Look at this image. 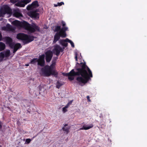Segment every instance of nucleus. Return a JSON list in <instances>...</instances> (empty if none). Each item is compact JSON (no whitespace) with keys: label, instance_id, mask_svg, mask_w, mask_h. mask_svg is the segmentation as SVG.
I'll return each mask as SVG.
<instances>
[{"label":"nucleus","instance_id":"nucleus-5","mask_svg":"<svg viewBox=\"0 0 147 147\" xmlns=\"http://www.w3.org/2000/svg\"><path fill=\"white\" fill-rule=\"evenodd\" d=\"M68 28L67 27L62 28L61 30L59 32L56 33L54 36V40L53 43H55L60 38V37H65L66 36V34L65 32L67 30Z\"/></svg>","mask_w":147,"mask_h":147},{"label":"nucleus","instance_id":"nucleus-1","mask_svg":"<svg viewBox=\"0 0 147 147\" xmlns=\"http://www.w3.org/2000/svg\"><path fill=\"white\" fill-rule=\"evenodd\" d=\"M80 67L77 68L75 71L72 69L69 73H66L65 76L68 77V79L72 80L75 76H76V80L79 85L82 86L86 83L92 77V72L86 65L85 63H81Z\"/></svg>","mask_w":147,"mask_h":147},{"label":"nucleus","instance_id":"nucleus-22","mask_svg":"<svg viewBox=\"0 0 147 147\" xmlns=\"http://www.w3.org/2000/svg\"><path fill=\"white\" fill-rule=\"evenodd\" d=\"M67 40H68V42L70 43L71 44V47H74V44L73 43V42L71 40H69L68 38H67Z\"/></svg>","mask_w":147,"mask_h":147},{"label":"nucleus","instance_id":"nucleus-13","mask_svg":"<svg viewBox=\"0 0 147 147\" xmlns=\"http://www.w3.org/2000/svg\"><path fill=\"white\" fill-rule=\"evenodd\" d=\"M46 55V60L47 62H49L51 60L53 57L52 52L50 50L47 51L45 53Z\"/></svg>","mask_w":147,"mask_h":147},{"label":"nucleus","instance_id":"nucleus-36","mask_svg":"<svg viewBox=\"0 0 147 147\" xmlns=\"http://www.w3.org/2000/svg\"><path fill=\"white\" fill-rule=\"evenodd\" d=\"M0 147H2L0 145Z\"/></svg>","mask_w":147,"mask_h":147},{"label":"nucleus","instance_id":"nucleus-9","mask_svg":"<svg viewBox=\"0 0 147 147\" xmlns=\"http://www.w3.org/2000/svg\"><path fill=\"white\" fill-rule=\"evenodd\" d=\"M64 48L65 47H63L62 48L59 45H57L54 46V48L53 50V51L57 56H58L61 51L62 52L63 51Z\"/></svg>","mask_w":147,"mask_h":147},{"label":"nucleus","instance_id":"nucleus-12","mask_svg":"<svg viewBox=\"0 0 147 147\" xmlns=\"http://www.w3.org/2000/svg\"><path fill=\"white\" fill-rule=\"evenodd\" d=\"M30 1V0H22L18 1L16 3L15 5L18 6L23 7L26 4L28 3Z\"/></svg>","mask_w":147,"mask_h":147},{"label":"nucleus","instance_id":"nucleus-18","mask_svg":"<svg viewBox=\"0 0 147 147\" xmlns=\"http://www.w3.org/2000/svg\"><path fill=\"white\" fill-rule=\"evenodd\" d=\"M92 124H90V125H84L82 127L80 128V130H88L92 128L93 127Z\"/></svg>","mask_w":147,"mask_h":147},{"label":"nucleus","instance_id":"nucleus-16","mask_svg":"<svg viewBox=\"0 0 147 147\" xmlns=\"http://www.w3.org/2000/svg\"><path fill=\"white\" fill-rule=\"evenodd\" d=\"M13 16L16 18H20L23 16L22 14L21 13L20 10L18 9L14 10L13 13Z\"/></svg>","mask_w":147,"mask_h":147},{"label":"nucleus","instance_id":"nucleus-19","mask_svg":"<svg viewBox=\"0 0 147 147\" xmlns=\"http://www.w3.org/2000/svg\"><path fill=\"white\" fill-rule=\"evenodd\" d=\"M5 45L4 43L0 42V51L3 50L5 48Z\"/></svg>","mask_w":147,"mask_h":147},{"label":"nucleus","instance_id":"nucleus-14","mask_svg":"<svg viewBox=\"0 0 147 147\" xmlns=\"http://www.w3.org/2000/svg\"><path fill=\"white\" fill-rule=\"evenodd\" d=\"M2 29L4 30H7L13 32L14 31L15 28L9 24H7L6 27H3L2 28Z\"/></svg>","mask_w":147,"mask_h":147},{"label":"nucleus","instance_id":"nucleus-11","mask_svg":"<svg viewBox=\"0 0 147 147\" xmlns=\"http://www.w3.org/2000/svg\"><path fill=\"white\" fill-rule=\"evenodd\" d=\"M10 51L7 50L0 53V61L3 60V58L5 57H8L10 55Z\"/></svg>","mask_w":147,"mask_h":147},{"label":"nucleus","instance_id":"nucleus-26","mask_svg":"<svg viewBox=\"0 0 147 147\" xmlns=\"http://www.w3.org/2000/svg\"><path fill=\"white\" fill-rule=\"evenodd\" d=\"M31 140L30 139H27L26 140L25 143L26 144H29Z\"/></svg>","mask_w":147,"mask_h":147},{"label":"nucleus","instance_id":"nucleus-23","mask_svg":"<svg viewBox=\"0 0 147 147\" xmlns=\"http://www.w3.org/2000/svg\"><path fill=\"white\" fill-rule=\"evenodd\" d=\"M68 107L66 105L65 107L63 108L62 111L63 113H65L67 111V109Z\"/></svg>","mask_w":147,"mask_h":147},{"label":"nucleus","instance_id":"nucleus-17","mask_svg":"<svg viewBox=\"0 0 147 147\" xmlns=\"http://www.w3.org/2000/svg\"><path fill=\"white\" fill-rule=\"evenodd\" d=\"M59 42L62 45L66 47L67 45V42H68V40H67V38H66L65 40H60L59 41Z\"/></svg>","mask_w":147,"mask_h":147},{"label":"nucleus","instance_id":"nucleus-33","mask_svg":"<svg viewBox=\"0 0 147 147\" xmlns=\"http://www.w3.org/2000/svg\"><path fill=\"white\" fill-rule=\"evenodd\" d=\"M26 66H28L29 65V64H26Z\"/></svg>","mask_w":147,"mask_h":147},{"label":"nucleus","instance_id":"nucleus-25","mask_svg":"<svg viewBox=\"0 0 147 147\" xmlns=\"http://www.w3.org/2000/svg\"><path fill=\"white\" fill-rule=\"evenodd\" d=\"M64 4V3L63 2H61L60 3H58L57 4H54L55 7H57L58 6H61L63 4Z\"/></svg>","mask_w":147,"mask_h":147},{"label":"nucleus","instance_id":"nucleus-34","mask_svg":"<svg viewBox=\"0 0 147 147\" xmlns=\"http://www.w3.org/2000/svg\"><path fill=\"white\" fill-rule=\"evenodd\" d=\"M57 58H58L57 57H55V59H57Z\"/></svg>","mask_w":147,"mask_h":147},{"label":"nucleus","instance_id":"nucleus-7","mask_svg":"<svg viewBox=\"0 0 147 147\" xmlns=\"http://www.w3.org/2000/svg\"><path fill=\"white\" fill-rule=\"evenodd\" d=\"M45 55L42 54L39 56L38 59L34 58L30 62L32 64H34L37 62L38 65L43 67L45 65Z\"/></svg>","mask_w":147,"mask_h":147},{"label":"nucleus","instance_id":"nucleus-3","mask_svg":"<svg viewBox=\"0 0 147 147\" xmlns=\"http://www.w3.org/2000/svg\"><path fill=\"white\" fill-rule=\"evenodd\" d=\"M55 65V62H53L50 66L46 65L42 68L39 72L40 75L45 77H49L51 75L57 77V73L54 69Z\"/></svg>","mask_w":147,"mask_h":147},{"label":"nucleus","instance_id":"nucleus-27","mask_svg":"<svg viewBox=\"0 0 147 147\" xmlns=\"http://www.w3.org/2000/svg\"><path fill=\"white\" fill-rule=\"evenodd\" d=\"M61 23L62 24L63 26V28L66 27H64L66 25L64 21H62L61 22Z\"/></svg>","mask_w":147,"mask_h":147},{"label":"nucleus","instance_id":"nucleus-4","mask_svg":"<svg viewBox=\"0 0 147 147\" xmlns=\"http://www.w3.org/2000/svg\"><path fill=\"white\" fill-rule=\"evenodd\" d=\"M17 38L18 39L23 40L24 44L28 43L34 40V37L32 36H28L24 33H20L17 35Z\"/></svg>","mask_w":147,"mask_h":147},{"label":"nucleus","instance_id":"nucleus-35","mask_svg":"<svg viewBox=\"0 0 147 147\" xmlns=\"http://www.w3.org/2000/svg\"><path fill=\"white\" fill-rule=\"evenodd\" d=\"M35 137H34L33 138H32V140Z\"/></svg>","mask_w":147,"mask_h":147},{"label":"nucleus","instance_id":"nucleus-28","mask_svg":"<svg viewBox=\"0 0 147 147\" xmlns=\"http://www.w3.org/2000/svg\"><path fill=\"white\" fill-rule=\"evenodd\" d=\"M72 101H71L70 102H69L66 105L68 107H69V105L72 103Z\"/></svg>","mask_w":147,"mask_h":147},{"label":"nucleus","instance_id":"nucleus-29","mask_svg":"<svg viewBox=\"0 0 147 147\" xmlns=\"http://www.w3.org/2000/svg\"><path fill=\"white\" fill-rule=\"evenodd\" d=\"M87 99L88 100V101L89 102H90L91 101L90 100V97L89 96H87Z\"/></svg>","mask_w":147,"mask_h":147},{"label":"nucleus","instance_id":"nucleus-15","mask_svg":"<svg viewBox=\"0 0 147 147\" xmlns=\"http://www.w3.org/2000/svg\"><path fill=\"white\" fill-rule=\"evenodd\" d=\"M38 6V2L37 1H35L32 3L31 5L28 6L27 7V9L28 10H32L34 8L37 7Z\"/></svg>","mask_w":147,"mask_h":147},{"label":"nucleus","instance_id":"nucleus-31","mask_svg":"<svg viewBox=\"0 0 147 147\" xmlns=\"http://www.w3.org/2000/svg\"><path fill=\"white\" fill-rule=\"evenodd\" d=\"M11 3H15L16 1V0H11Z\"/></svg>","mask_w":147,"mask_h":147},{"label":"nucleus","instance_id":"nucleus-10","mask_svg":"<svg viewBox=\"0 0 147 147\" xmlns=\"http://www.w3.org/2000/svg\"><path fill=\"white\" fill-rule=\"evenodd\" d=\"M38 9H36L35 10H32L30 11L28 13L29 16L31 17L34 19H37L39 18V14L37 12L38 11Z\"/></svg>","mask_w":147,"mask_h":147},{"label":"nucleus","instance_id":"nucleus-21","mask_svg":"<svg viewBox=\"0 0 147 147\" xmlns=\"http://www.w3.org/2000/svg\"><path fill=\"white\" fill-rule=\"evenodd\" d=\"M61 29V26H56L55 27V29L54 31L55 32H57L59 31H60Z\"/></svg>","mask_w":147,"mask_h":147},{"label":"nucleus","instance_id":"nucleus-8","mask_svg":"<svg viewBox=\"0 0 147 147\" xmlns=\"http://www.w3.org/2000/svg\"><path fill=\"white\" fill-rule=\"evenodd\" d=\"M11 12V9L7 5H4L2 9L0 10V17H4L6 13L10 14Z\"/></svg>","mask_w":147,"mask_h":147},{"label":"nucleus","instance_id":"nucleus-24","mask_svg":"<svg viewBox=\"0 0 147 147\" xmlns=\"http://www.w3.org/2000/svg\"><path fill=\"white\" fill-rule=\"evenodd\" d=\"M62 85V84L61 83L59 82H57L56 85V87L57 88H59Z\"/></svg>","mask_w":147,"mask_h":147},{"label":"nucleus","instance_id":"nucleus-32","mask_svg":"<svg viewBox=\"0 0 147 147\" xmlns=\"http://www.w3.org/2000/svg\"><path fill=\"white\" fill-rule=\"evenodd\" d=\"M2 38V35L1 33L0 32V40L1 38Z\"/></svg>","mask_w":147,"mask_h":147},{"label":"nucleus","instance_id":"nucleus-30","mask_svg":"<svg viewBox=\"0 0 147 147\" xmlns=\"http://www.w3.org/2000/svg\"><path fill=\"white\" fill-rule=\"evenodd\" d=\"M75 59L76 61H77V54H76V55L75 57Z\"/></svg>","mask_w":147,"mask_h":147},{"label":"nucleus","instance_id":"nucleus-6","mask_svg":"<svg viewBox=\"0 0 147 147\" xmlns=\"http://www.w3.org/2000/svg\"><path fill=\"white\" fill-rule=\"evenodd\" d=\"M5 40L7 43L9 45V46L11 48H13V53H15L19 48L21 47V45L20 43H18L15 45L12 43V40L11 38L9 37L5 38Z\"/></svg>","mask_w":147,"mask_h":147},{"label":"nucleus","instance_id":"nucleus-20","mask_svg":"<svg viewBox=\"0 0 147 147\" xmlns=\"http://www.w3.org/2000/svg\"><path fill=\"white\" fill-rule=\"evenodd\" d=\"M67 125L66 124L63 127L62 129L63 130L66 132V134H68L69 132V128L68 127H66V126H67Z\"/></svg>","mask_w":147,"mask_h":147},{"label":"nucleus","instance_id":"nucleus-2","mask_svg":"<svg viewBox=\"0 0 147 147\" xmlns=\"http://www.w3.org/2000/svg\"><path fill=\"white\" fill-rule=\"evenodd\" d=\"M12 24L19 28H24L29 33L33 32L35 31H40L39 28L34 23H33L32 25L27 24L26 25H24L22 22L17 20H15L13 21Z\"/></svg>","mask_w":147,"mask_h":147}]
</instances>
